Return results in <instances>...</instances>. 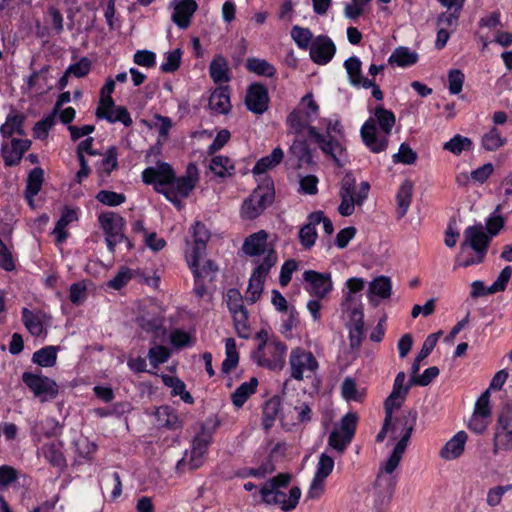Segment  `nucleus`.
I'll return each mask as SVG.
<instances>
[{
	"label": "nucleus",
	"instance_id": "obj_16",
	"mask_svg": "<svg viewBox=\"0 0 512 512\" xmlns=\"http://www.w3.org/2000/svg\"><path fill=\"white\" fill-rule=\"evenodd\" d=\"M22 380L42 402L54 399L58 394L56 382L46 376L25 372Z\"/></svg>",
	"mask_w": 512,
	"mask_h": 512
},
{
	"label": "nucleus",
	"instance_id": "obj_26",
	"mask_svg": "<svg viewBox=\"0 0 512 512\" xmlns=\"http://www.w3.org/2000/svg\"><path fill=\"white\" fill-rule=\"evenodd\" d=\"M174 12L172 20L181 29H186L190 23L193 14L198 5L195 0H174Z\"/></svg>",
	"mask_w": 512,
	"mask_h": 512
},
{
	"label": "nucleus",
	"instance_id": "obj_22",
	"mask_svg": "<svg viewBox=\"0 0 512 512\" xmlns=\"http://www.w3.org/2000/svg\"><path fill=\"white\" fill-rule=\"evenodd\" d=\"M336 52L333 41L324 35L314 38L310 47V58L319 65H325L331 61Z\"/></svg>",
	"mask_w": 512,
	"mask_h": 512
},
{
	"label": "nucleus",
	"instance_id": "obj_43",
	"mask_svg": "<svg viewBox=\"0 0 512 512\" xmlns=\"http://www.w3.org/2000/svg\"><path fill=\"white\" fill-rule=\"evenodd\" d=\"M413 193V183L409 180H405L399 187L396 194L397 201V213L399 217H403L411 204Z\"/></svg>",
	"mask_w": 512,
	"mask_h": 512
},
{
	"label": "nucleus",
	"instance_id": "obj_62",
	"mask_svg": "<svg viewBox=\"0 0 512 512\" xmlns=\"http://www.w3.org/2000/svg\"><path fill=\"white\" fill-rule=\"evenodd\" d=\"M152 127L155 128L158 133V143H163L167 140L169 131L172 127V121L170 118L161 116V115H155Z\"/></svg>",
	"mask_w": 512,
	"mask_h": 512
},
{
	"label": "nucleus",
	"instance_id": "obj_33",
	"mask_svg": "<svg viewBox=\"0 0 512 512\" xmlns=\"http://www.w3.org/2000/svg\"><path fill=\"white\" fill-rule=\"evenodd\" d=\"M391 292V279L386 276H379L369 283L367 297L369 302L376 306L379 300L390 298Z\"/></svg>",
	"mask_w": 512,
	"mask_h": 512
},
{
	"label": "nucleus",
	"instance_id": "obj_45",
	"mask_svg": "<svg viewBox=\"0 0 512 512\" xmlns=\"http://www.w3.org/2000/svg\"><path fill=\"white\" fill-rule=\"evenodd\" d=\"M209 168L216 176L221 178L232 176L235 171L233 161L223 155L213 157L210 161Z\"/></svg>",
	"mask_w": 512,
	"mask_h": 512
},
{
	"label": "nucleus",
	"instance_id": "obj_47",
	"mask_svg": "<svg viewBox=\"0 0 512 512\" xmlns=\"http://www.w3.org/2000/svg\"><path fill=\"white\" fill-rule=\"evenodd\" d=\"M118 165V153L114 146L109 147L97 163L96 168L101 176H108Z\"/></svg>",
	"mask_w": 512,
	"mask_h": 512
},
{
	"label": "nucleus",
	"instance_id": "obj_8",
	"mask_svg": "<svg viewBox=\"0 0 512 512\" xmlns=\"http://www.w3.org/2000/svg\"><path fill=\"white\" fill-rule=\"evenodd\" d=\"M415 422L416 413L410 411L407 413V416H405L402 420L397 421V423L394 425L392 430L393 439H397L398 437L400 439L396 443L390 457L381 465L379 472L393 475L407 447Z\"/></svg>",
	"mask_w": 512,
	"mask_h": 512
},
{
	"label": "nucleus",
	"instance_id": "obj_13",
	"mask_svg": "<svg viewBox=\"0 0 512 512\" xmlns=\"http://www.w3.org/2000/svg\"><path fill=\"white\" fill-rule=\"evenodd\" d=\"M274 192L269 182L265 186H258L252 194L244 200L240 216L245 220H253L260 216L263 211L272 203Z\"/></svg>",
	"mask_w": 512,
	"mask_h": 512
},
{
	"label": "nucleus",
	"instance_id": "obj_57",
	"mask_svg": "<svg viewBox=\"0 0 512 512\" xmlns=\"http://www.w3.org/2000/svg\"><path fill=\"white\" fill-rule=\"evenodd\" d=\"M353 437L344 434L343 432L333 429L328 437V444L334 450L342 453L346 447L350 444Z\"/></svg>",
	"mask_w": 512,
	"mask_h": 512
},
{
	"label": "nucleus",
	"instance_id": "obj_28",
	"mask_svg": "<svg viewBox=\"0 0 512 512\" xmlns=\"http://www.w3.org/2000/svg\"><path fill=\"white\" fill-rule=\"evenodd\" d=\"M369 183L362 182L356 194H340L341 203L338 211L342 216H350L355 210V205H362L368 196Z\"/></svg>",
	"mask_w": 512,
	"mask_h": 512
},
{
	"label": "nucleus",
	"instance_id": "obj_56",
	"mask_svg": "<svg viewBox=\"0 0 512 512\" xmlns=\"http://www.w3.org/2000/svg\"><path fill=\"white\" fill-rule=\"evenodd\" d=\"M512 489L511 485H498L490 488L486 494V504L495 508L499 506L502 502L504 495Z\"/></svg>",
	"mask_w": 512,
	"mask_h": 512
},
{
	"label": "nucleus",
	"instance_id": "obj_29",
	"mask_svg": "<svg viewBox=\"0 0 512 512\" xmlns=\"http://www.w3.org/2000/svg\"><path fill=\"white\" fill-rule=\"evenodd\" d=\"M344 67L348 74L349 82L352 86L369 89V87L373 85V79H369L363 76L362 63L358 57L352 56L345 60Z\"/></svg>",
	"mask_w": 512,
	"mask_h": 512
},
{
	"label": "nucleus",
	"instance_id": "obj_6",
	"mask_svg": "<svg viewBox=\"0 0 512 512\" xmlns=\"http://www.w3.org/2000/svg\"><path fill=\"white\" fill-rule=\"evenodd\" d=\"M491 237L482 224L468 226L464 231V241L456 260L457 267H468L483 261Z\"/></svg>",
	"mask_w": 512,
	"mask_h": 512
},
{
	"label": "nucleus",
	"instance_id": "obj_36",
	"mask_svg": "<svg viewBox=\"0 0 512 512\" xmlns=\"http://www.w3.org/2000/svg\"><path fill=\"white\" fill-rule=\"evenodd\" d=\"M419 55L416 51L400 46L397 47L389 56L388 63L391 66L406 68L417 63Z\"/></svg>",
	"mask_w": 512,
	"mask_h": 512
},
{
	"label": "nucleus",
	"instance_id": "obj_40",
	"mask_svg": "<svg viewBox=\"0 0 512 512\" xmlns=\"http://www.w3.org/2000/svg\"><path fill=\"white\" fill-rule=\"evenodd\" d=\"M209 73L216 84L228 82L230 75L227 60L221 55L215 56L210 63Z\"/></svg>",
	"mask_w": 512,
	"mask_h": 512
},
{
	"label": "nucleus",
	"instance_id": "obj_15",
	"mask_svg": "<svg viewBox=\"0 0 512 512\" xmlns=\"http://www.w3.org/2000/svg\"><path fill=\"white\" fill-rule=\"evenodd\" d=\"M306 292L317 299H328L334 290V283L330 273H321L315 270H306L303 273Z\"/></svg>",
	"mask_w": 512,
	"mask_h": 512
},
{
	"label": "nucleus",
	"instance_id": "obj_37",
	"mask_svg": "<svg viewBox=\"0 0 512 512\" xmlns=\"http://www.w3.org/2000/svg\"><path fill=\"white\" fill-rule=\"evenodd\" d=\"M507 141L499 129L492 126L481 136L480 146L486 152H495L503 148Z\"/></svg>",
	"mask_w": 512,
	"mask_h": 512
},
{
	"label": "nucleus",
	"instance_id": "obj_30",
	"mask_svg": "<svg viewBox=\"0 0 512 512\" xmlns=\"http://www.w3.org/2000/svg\"><path fill=\"white\" fill-rule=\"evenodd\" d=\"M209 237L210 234L205 225L196 222L193 227V243L186 251V259H190V261L194 263L197 255H205L206 243Z\"/></svg>",
	"mask_w": 512,
	"mask_h": 512
},
{
	"label": "nucleus",
	"instance_id": "obj_27",
	"mask_svg": "<svg viewBox=\"0 0 512 512\" xmlns=\"http://www.w3.org/2000/svg\"><path fill=\"white\" fill-rule=\"evenodd\" d=\"M311 419V409L305 402L298 401L295 405L284 408L282 422L285 426H294Z\"/></svg>",
	"mask_w": 512,
	"mask_h": 512
},
{
	"label": "nucleus",
	"instance_id": "obj_10",
	"mask_svg": "<svg viewBox=\"0 0 512 512\" xmlns=\"http://www.w3.org/2000/svg\"><path fill=\"white\" fill-rule=\"evenodd\" d=\"M318 114L319 106L313 95L308 93L301 98L298 107L287 117V125L292 132L299 134L305 129L308 130L310 123L318 117Z\"/></svg>",
	"mask_w": 512,
	"mask_h": 512
},
{
	"label": "nucleus",
	"instance_id": "obj_12",
	"mask_svg": "<svg viewBox=\"0 0 512 512\" xmlns=\"http://www.w3.org/2000/svg\"><path fill=\"white\" fill-rule=\"evenodd\" d=\"M198 178L199 172L197 166L195 164H189L185 175L178 178L174 176L170 185L162 189V194L175 205H179L181 200L186 198L195 188Z\"/></svg>",
	"mask_w": 512,
	"mask_h": 512
},
{
	"label": "nucleus",
	"instance_id": "obj_18",
	"mask_svg": "<svg viewBox=\"0 0 512 512\" xmlns=\"http://www.w3.org/2000/svg\"><path fill=\"white\" fill-rule=\"evenodd\" d=\"M31 140L27 138H10L1 142V154L6 166L17 165L25 152L31 147Z\"/></svg>",
	"mask_w": 512,
	"mask_h": 512
},
{
	"label": "nucleus",
	"instance_id": "obj_34",
	"mask_svg": "<svg viewBox=\"0 0 512 512\" xmlns=\"http://www.w3.org/2000/svg\"><path fill=\"white\" fill-rule=\"evenodd\" d=\"M205 255H197L194 263L190 259H186L187 263L192 270L194 280L197 281H212L217 271V267L210 260H204Z\"/></svg>",
	"mask_w": 512,
	"mask_h": 512
},
{
	"label": "nucleus",
	"instance_id": "obj_25",
	"mask_svg": "<svg viewBox=\"0 0 512 512\" xmlns=\"http://www.w3.org/2000/svg\"><path fill=\"white\" fill-rule=\"evenodd\" d=\"M268 91L260 84H252L246 94L247 108L255 114H263L268 108Z\"/></svg>",
	"mask_w": 512,
	"mask_h": 512
},
{
	"label": "nucleus",
	"instance_id": "obj_64",
	"mask_svg": "<svg viewBox=\"0 0 512 512\" xmlns=\"http://www.w3.org/2000/svg\"><path fill=\"white\" fill-rule=\"evenodd\" d=\"M465 80L464 73L459 69H451L448 72V89L450 94L457 95L462 91Z\"/></svg>",
	"mask_w": 512,
	"mask_h": 512
},
{
	"label": "nucleus",
	"instance_id": "obj_4",
	"mask_svg": "<svg viewBox=\"0 0 512 512\" xmlns=\"http://www.w3.org/2000/svg\"><path fill=\"white\" fill-rule=\"evenodd\" d=\"M256 340L257 347L251 354L253 361L258 366L272 371L282 370L285 365L287 345L264 329L256 334Z\"/></svg>",
	"mask_w": 512,
	"mask_h": 512
},
{
	"label": "nucleus",
	"instance_id": "obj_20",
	"mask_svg": "<svg viewBox=\"0 0 512 512\" xmlns=\"http://www.w3.org/2000/svg\"><path fill=\"white\" fill-rule=\"evenodd\" d=\"M212 442V435L208 432L202 431L199 433L192 442V447L181 462H187L191 469H197L203 465L208 447Z\"/></svg>",
	"mask_w": 512,
	"mask_h": 512
},
{
	"label": "nucleus",
	"instance_id": "obj_54",
	"mask_svg": "<svg viewBox=\"0 0 512 512\" xmlns=\"http://www.w3.org/2000/svg\"><path fill=\"white\" fill-rule=\"evenodd\" d=\"M249 71L266 77H272L275 74V68L269 62L259 58H249L246 62Z\"/></svg>",
	"mask_w": 512,
	"mask_h": 512
},
{
	"label": "nucleus",
	"instance_id": "obj_53",
	"mask_svg": "<svg viewBox=\"0 0 512 512\" xmlns=\"http://www.w3.org/2000/svg\"><path fill=\"white\" fill-rule=\"evenodd\" d=\"M226 358L222 363V371L227 373L236 367L239 361L236 342L232 338H228L225 342Z\"/></svg>",
	"mask_w": 512,
	"mask_h": 512
},
{
	"label": "nucleus",
	"instance_id": "obj_7",
	"mask_svg": "<svg viewBox=\"0 0 512 512\" xmlns=\"http://www.w3.org/2000/svg\"><path fill=\"white\" fill-rule=\"evenodd\" d=\"M243 253L252 259L254 267L270 268L278 262L274 246L268 242V233L259 230L245 238L242 245Z\"/></svg>",
	"mask_w": 512,
	"mask_h": 512
},
{
	"label": "nucleus",
	"instance_id": "obj_21",
	"mask_svg": "<svg viewBox=\"0 0 512 512\" xmlns=\"http://www.w3.org/2000/svg\"><path fill=\"white\" fill-rule=\"evenodd\" d=\"M96 114L110 123L120 122L126 127L132 125V118L128 110L123 106L115 105L113 100L99 102Z\"/></svg>",
	"mask_w": 512,
	"mask_h": 512
},
{
	"label": "nucleus",
	"instance_id": "obj_5",
	"mask_svg": "<svg viewBox=\"0 0 512 512\" xmlns=\"http://www.w3.org/2000/svg\"><path fill=\"white\" fill-rule=\"evenodd\" d=\"M321 124L326 128V135L319 133L316 127L309 126V136L318 144L326 156H329L338 166H343L347 158L340 140L342 137V125L339 119H323Z\"/></svg>",
	"mask_w": 512,
	"mask_h": 512
},
{
	"label": "nucleus",
	"instance_id": "obj_48",
	"mask_svg": "<svg viewBox=\"0 0 512 512\" xmlns=\"http://www.w3.org/2000/svg\"><path fill=\"white\" fill-rule=\"evenodd\" d=\"M59 348L56 346H46L34 352L32 361L41 367H52L57 360V352Z\"/></svg>",
	"mask_w": 512,
	"mask_h": 512
},
{
	"label": "nucleus",
	"instance_id": "obj_50",
	"mask_svg": "<svg viewBox=\"0 0 512 512\" xmlns=\"http://www.w3.org/2000/svg\"><path fill=\"white\" fill-rule=\"evenodd\" d=\"M39 453L53 465L60 466L64 463L61 445L58 443H47L41 447Z\"/></svg>",
	"mask_w": 512,
	"mask_h": 512
},
{
	"label": "nucleus",
	"instance_id": "obj_2",
	"mask_svg": "<svg viewBox=\"0 0 512 512\" xmlns=\"http://www.w3.org/2000/svg\"><path fill=\"white\" fill-rule=\"evenodd\" d=\"M394 125L395 115L392 111L383 106L375 107L360 130L364 144L374 153L384 151Z\"/></svg>",
	"mask_w": 512,
	"mask_h": 512
},
{
	"label": "nucleus",
	"instance_id": "obj_46",
	"mask_svg": "<svg viewBox=\"0 0 512 512\" xmlns=\"http://www.w3.org/2000/svg\"><path fill=\"white\" fill-rule=\"evenodd\" d=\"M77 220V213L73 209L66 208L56 223L53 235L58 243H62L68 236L67 226Z\"/></svg>",
	"mask_w": 512,
	"mask_h": 512
},
{
	"label": "nucleus",
	"instance_id": "obj_11",
	"mask_svg": "<svg viewBox=\"0 0 512 512\" xmlns=\"http://www.w3.org/2000/svg\"><path fill=\"white\" fill-rule=\"evenodd\" d=\"M512 452V408L503 409L496 420L492 439V454L499 456Z\"/></svg>",
	"mask_w": 512,
	"mask_h": 512
},
{
	"label": "nucleus",
	"instance_id": "obj_17",
	"mask_svg": "<svg viewBox=\"0 0 512 512\" xmlns=\"http://www.w3.org/2000/svg\"><path fill=\"white\" fill-rule=\"evenodd\" d=\"M333 468L334 459L331 456L322 453L319 456L316 471L307 492L308 499L317 500L324 494L325 480L332 473Z\"/></svg>",
	"mask_w": 512,
	"mask_h": 512
},
{
	"label": "nucleus",
	"instance_id": "obj_49",
	"mask_svg": "<svg viewBox=\"0 0 512 512\" xmlns=\"http://www.w3.org/2000/svg\"><path fill=\"white\" fill-rule=\"evenodd\" d=\"M473 148V142L470 138L456 134L449 141L445 142L443 149L454 155H460L464 151H470Z\"/></svg>",
	"mask_w": 512,
	"mask_h": 512
},
{
	"label": "nucleus",
	"instance_id": "obj_38",
	"mask_svg": "<svg viewBox=\"0 0 512 512\" xmlns=\"http://www.w3.org/2000/svg\"><path fill=\"white\" fill-rule=\"evenodd\" d=\"M209 107L218 114H227L231 110L230 93L227 86L216 88L210 98Z\"/></svg>",
	"mask_w": 512,
	"mask_h": 512
},
{
	"label": "nucleus",
	"instance_id": "obj_41",
	"mask_svg": "<svg viewBox=\"0 0 512 512\" xmlns=\"http://www.w3.org/2000/svg\"><path fill=\"white\" fill-rule=\"evenodd\" d=\"M156 421L159 425L176 430L182 427L176 411L169 406H161L155 412Z\"/></svg>",
	"mask_w": 512,
	"mask_h": 512
},
{
	"label": "nucleus",
	"instance_id": "obj_31",
	"mask_svg": "<svg viewBox=\"0 0 512 512\" xmlns=\"http://www.w3.org/2000/svg\"><path fill=\"white\" fill-rule=\"evenodd\" d=\"M284 157V152L281 148L277 147L273 149L270 155L259 159L252 169V173L255 177H260V180H264L267 183L272 182L266 177V172L275 168L281 163Z\"/></svg>",
	"mask_w": 512,
	"mask_h": 512
},
{
	"label": "nucleus",
	"instance_id": "obj_59",
	"mask_svg": "<svg viewBox=\"0 0 512 512\" xmlns=\"http://www.w3.org/2000/svg\"><path fill=\"white\" fill-rule=\"evenodd\" d=\"M96 199L103 205L116 207L126 201V196L122 193H117L114 191L100 190L96 195Z\"/></svg>",
	"mask_w": 512,
	"mask_h": 512
},
{
	"label": "nucleus",
	"instance_id": "obj_14",
	"mask_svg": "<svg viewBox=\"0 0 512 512\" xmlns=\"http://www.w3.org/2000/svg\"><path fill=\"white\" fill-rule=\"evenodd\" d=\"M98 221L105 234L108 250L111 253L115 251L116 245L124 240L127 241L128 247H131L130 241L125 238V220L120 214L112 211L101 213L98 216Z\"/></svg>",
	"mask_w": 512,
	"mask_h": 512
},
{
	"label": "nucleus",
	"instance_id": "obj_23",
	"mask_svg": "<svg viewBox=\"0 0 512 512\" xmlns=\"http://www.w3.org/2000/svg\"><path fill=\"white\" fill-rule=\"evenodd\" d=\"M468 441V434L461 430L454 434L440 449L439 456L445 461H454L462 457Z\"/></svg>",
	"mask_w": 512,
	"mask_h": 512
},
{
	"label": "nucleus",
	"instance_id": "obj_55",
	"mask_svg": "<svg viewBox=\"0 0 512 512\" xmlns=\"http://www.w3.org/2000/svg\"><path fill=\"white\" fill-rule=\"evenodd\" d=\"M406 394H407L406 392L401 391L399 389H395V388L392 389V392L387 397V399L385 400V403H384L385 415H387L388 421H392L393 410L397 409L401 406V404L403 403V401L405 399Z\"/></svg>",
	"mask_w": 512,
	"mask_h": 512
},
{
	"label": "nucleus",
	"instance_id": "obj_61",
	"mask_svg": "<svg viewBox=\"0 0 512 512\" xmlns=\"http://www.w3.org/2000/svg\"><path fill=\"white\" fill-rule=\"evenodd\" d=\"M357 423L358 415L355 412H348L341 418L340 423L334 428L348 436L354 437Z\"/></svg>",
	"mask_w": 512,
	"mask_h": 512
},
{
	"label": "nucleus",
	"instance_id": "obj_35",
	"mask_svg": "<svg viewBox=\"0 0 512 512\" xmlns=\"http://www.w3.org/2000/svg\"><path fill=\"white\" fill-rule=\"evenodd\" d=\"M24 120V115L14 112L10 113L6 117L5 122L0 126L2 140L24 136Z\"/></svg>",
	"mask_w": 512,
	"mask_h": 512
},
{
	"label": "nucleus",
	"instance_id": "obj_32",
	"mask_svg": "<svg viewBox=\"0 0 512 512\" xmlns=\"http://www.w3.org/2000/svg\"><path fill=\"white\" fill-rule=\"evenodd\" d=\"M322 211H316L309 214L307 223L299 231V241L303 248L310 249L314 246L317 239L316 226L320 224Z\"/></svg>",
	"mask_w": 512,
	"mask_h": 512
},
{
	"label": "nucleus",
	"instance_id": "obj_44",
	"mask_svg": "<svg viewBox=\"0 0 512 512\" xmlns=\"http://www.w3.org/2000/svg\"><path fill=\"white\" fill-rule=\"evenodd\" d=\"M44 180V172L41 168H34L28 176L26 187V199L30 206L33 205L34 197L39 193Z\"/></svg>",
	"mask_w": 512,
	"mask_h": 512
},
{
	"label": "nucleus",
	"instance_id": "obj_39",
	"mask_svg": "<svg viewBox=\"0 0 512 512\" xmlns=\"http://www.w3.org/2000/svg\"><path fill=\"white\" fill-rule=\"evenodd\" d=\"M341 396L347 402H362L366 395L365 387L352 377H346L340 387Z\"/></svg>",
	"mask_w": 512,
	"mask_h": 512
},
{
	"label": "nucleus",
	"instance_id": "obj_58",
	"mask_svg": "<svg viewBox=\"0 0 512 512\" xmlns=\"http://www.w3.org/2000/svg\"><path fill=\"white\" fill-rule=\"evenodd\" d=\"M22 316L26 328L33 336L38 337L43 333V324L37 315L24 308Z\"/></svg>",
	"mask_w": 512,
	"mask_h": 512
},
{
	"label": "nucleus",
	"instance_id": "obj_9",
	"mask_svg": "<svg viewBox=\"0 0 512 512\" xmlns=\"http://www.w3.org/2000/svg\"><path fill=\"white\" fill-rule=\"evenodd\" d=\"M289 370L292 379L313 382L319 370V362L311 351L294 347L289 354Z\"/></svg>",
	"mask_w": 512,
	"mask_h": 512
},
{
	"label": "nucleus",
	"instance_id": "obj_24",
	"mask_svg": "<svg viewBox=\"0 0 512 512\" xmlns=\"http://www.w3.org/2000/svg\"><path fill=\"white\" fill-rule=\"evenodd\" d=\"M270 268L254 267L251 273L248 288L245 292V300L251 304L257 302L262 295L264 284L270 272Z\"/></svg>",
	"mask_w": 512,
	"mask_h": 512
},
{
	"label": "nucleus",
	"instance_id": "obj_63",
	"mask_svg": "<svg viewBox=\"0 0 512 512\" xmlns=\"http://www.w3.org/2000/svg\"><path fill=\"white\" fill-rule=\"evenodd\" d=\"M494 172V166L492 163H486L475 170H473L470 175H464L466 179H470L474 183L483 184L485 183L489 177Z\"/></svg>",
	"mask_w": 512,
	"mask_h": 512
},
{
	"label": "nucleus",
	"instance_id": "obj_19",
	"mask_svg": "<svg viewBox=\"0 0 512 512\" xmlns=\"http://www.w3.org/2000/svg\"><path fill=\"white\" fill-rule=\"evenodd\" d=\"M175 173L167 163H158L156 166L148 167L142 172V179L146 184H152L155 190L162 193L173 180Z\"/></svg>",
	"mask_w": 512,
	"mask_h": 512
},
{
	"label": "nucleus",
	"instance_id": "obj_51",
	"mask_svg": "<svg viewBox=\"0 0 512 512\" xmlns=\"http://www.w3.org/2000/svg\"><path fill=\"white\" fill-rule=\"evenodd\" d=\"M291 37L296 43L297 47L303 50L310 49L314 40L313 34L308 28L295 25L291 29Z\"/></svg>",
	"mask_w": 512,
	"mask_h": 512
},
{
	"label": "nucleus",
	"instance_id": "obj_60",
	"mask_svg": "<svg viewBox=\"0 0 512 512\" xmlns=\"http://www.w3.org/2000/svg\"><path fill=\"white\" fill-rule=\"evenodd\" d=\"M182 58L181 49L177 48L164 54V61L162 62L160 69L163 72H174L180 66Z\"/></svg>",
	"mask_w": 512,
	"mask_h": 512
},
{
	"label": "nucleus",
	"instance_id": "obj_42",
	"mask_svg": "<svg viewBox=\"0 0 512 512\" xmlns=\"http://www.w3.org/2000/svg\"><path fill=\"white\" fill-rule=\"evenodd\" d=\"M258 380L255 377L242 383L232 394L231 400L235 407L241 408L247 399L256 392Z\"/></svg>",
	"mask_w": 512,
	"mask_h": 512
},
{
	"label": "nucleus",
	"instance_id": "obj_52",
	"mask_svg": "<svg viewBox=\"0 0 512 512\" xmlns=\"http://www.w3.org/2000/svg\"><path fill=\"white\" fill-rule=\"evenodd\" d=\"M231 314L237 334L241 338H248L251 334V330L248 322L247 310L243 307L242 309L234 311Z\"/></svg>",
	"mask_w": 512,
	"mask_h": 512
},
{
	"label": "nucleus",
	"instance_id": "obj_1",
	"mask_svg": "<svg viewBox=\"0 0 512 512\" xmlns=\"http://www.w3.org/2000/svg\"><path fill=\"white\" fill-rule=\"evenodd\" d=\"M365 280L352 277L346 280L343 288L342 311L347 320L351 347H358L364 333L363 306L361 292L365 287Z\"/></svg>",
	"mask_w": 512,
	"mask_h": 512
},
{
	"label": "nucleus",
	"instance_id": "obj_3",
	"mask_svg": "<svg viewBox=\"0 0 512 512\" xmlns=\"http://www.w3.org/2000/svg\"><path fill=\"white\" fill-rule=\"evenodd\" d=\"M289 483L288 474H278L266 481L258 492L261 501L266 505L278 506L283 511L295 509L301 497V490L297 486L289 487Z\"/></svg>",
	"mask_w": 512,
	"mask_h": 512
}]
</instances>
